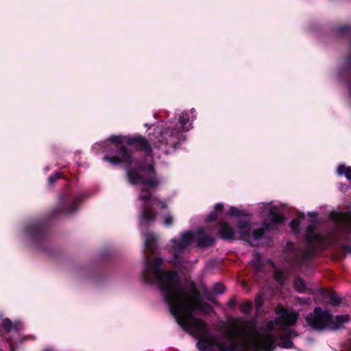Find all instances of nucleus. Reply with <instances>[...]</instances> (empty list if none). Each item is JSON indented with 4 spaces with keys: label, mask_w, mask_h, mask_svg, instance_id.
<instances>
[{
    "label": "nucleus",
    "mask_w": 351,
    "mask_h": 351,
    "mask_svg": "<svg viewBox=\"0 0 351 351\" xmlns=\"http://www.w3.org/2000/svg\"><path fill=\"white\" fill-rule=\"evenodd\" d=\"M304 220V216L303 214L300 215L299 219L292 220L289 223V226H290L291 229L294 232L296 233L299 230V227H300V224L303 223Z\"/></svg>",
    "instance_id": "14"
},
{
    "label": "nucleus",
    "mask_w": 351,
    "mask_h": 351,
    "mask_svg": "<svg viewBox=\"0 0 351 351\" xmlns=\"http://www.w3.org/2000/svg\"><path fill=\"white\" fill-rule=\"evenodd\" d=\"M345 351H351V341L345 346Z\"/></svg>",
    "instance_id": "25"
},
{
    "label": "nucleus",
    "mask_w": 351,
    "mask_h": 351,
    "mask_svg": "<svg viewBox=\"0 0 351 351\" xmlns=\"http://www.w3.org/2000/svg\"><path fill=\"white\" fill-rule=\"evenodd\" d=\"M295 289L296 291L299 292H304L306 289V286L304 282L298 278L295 280L294 282Z\"/></svg>",
    "instance_id": "17"
},
{
    "label": "nucleus",
    "mask_w": 351,
    "mask_h": 351,
    "mask_svg": "<svg viewBox=\"0 0 351 351\" xmlns=\"http://www.w3.org/2000/svg\"><path fill=\"white\" fill-rule=\"evenodd\" d=\"M330 218L335 228L326 235L315 232L316 220H311L306 228V238L309 243H315L320 247L338 243L341 235H348L351 229V213L332 212Z\"/></svg>",
    "instance_id": "4"
},
{
    "label": "nucleus",
    "mask_w": 351,
    "mask_h": 351,
    "mask_svg": "<svg viewBox=\"0 0 351 351\" xmlns=\"http://www.w3.org/2000/svg\"><path fill=\"white\" fill-rule=\"evenodd\" d=\"M193 242H195L199 247H205L214 243V238L205 228H200L196 232H182L178 237L171 239L166 248L172 254L171 262L175 266L181 265L182 256Z\"/></svg>",
    "instance_id": "5"
},
{
    "label": "nucleus",
    "mask_w": 351,
    "mask_h": 351,
    "mask_svg": "<svg viewBox=\"0 0 351 351\" xmlns=\"http://www.w3.org/2000/svg\"><path fill=\"white\" fill-rule=\"evenodd\" d=\"M223 208V205L220 204H217L215 206V210L207 217L206 221L207 222H210L213 221L217 217V213L218 211H221Z\"/></svg>",
    "instance_id": "15"
},
{
    "label": "nucleus",
    "mask_w": 351,
    "mask_h": 351,
    "mask_svg": "<svg viewBox=\"0 0 351 351\" xmlns=\"http://www.w3.org/2000/svg\"><path fill=\"white\" fill-rule=\"evenodd\" d=\"M348 315H339L333 317L328 310H322L316 307L314 312L310 313L306 318L308 324L314 329L324 328L336 329L348 321Z\"/></svg>",
    "instance_id": "6"
},
{
    "label": "nucleus",
    "mask_w": 351,
    "mask_h": 351,
    "mask_svg": "<svg viewBox=\"0 0 351 351\" xmlns=\"http://www.w3.org/2000/svg\"><path fill=\"white\" fill-rule=\"evenodd\" d=\"M263 303V300L261 295H258L255 298V306L258 310H260Z\"/></svg>",
    "instance_id": "22"
},
{
    "label": "nucleus",
    "mask_w": 351,
    "mask_h": 351,
    "mask_svg": "<svg viewBox=\"0 0 351 351\" xmlns=\"http://www.w3.org/2000/svg\"><path fill=\"white\" fill-rule=\"evenodd\" d=\"M173 221V217L169 213H166L162 215V222L166 226H170Z\"/></svg>",
    "instance_id": "18"
},
{
    "label": "nucleus",
    "mask_w": 351,
    "mask_h": 351,
    "mask_svg": "<svg viewBox=\"0 0 351 351\" xmlns=\"http://www.w3.org/2000/svg\"><path fill=\"white\" fill-rule=\"evenodd\" d=\"M2 327L8 332L19 331L23 328V324L19 321L11 322L9 319H4L1 322Z\"/></svg>",
    "instance_id": "9"
},
{
    "label": "nucleus",
    "mask_w": 351,
    "mask_h": 351,
    "mask_svg": "<svg viewBox=\"0 0 351 351\" xmlns=\"http://www.w3.org/2000/svg\"><path fill=\"white\" fill-rule=\"evenodd\" d=\"M303 302L304 303H309L310 302V299H307V300H304Z\"/></svg>",
    "instance_id": "26"
},
{
    "label": "nucleus",
    "mask_w": 351,
    "mask_h": 351,
    "mask_svg": "<svg viewBox=\"0 0 351 351\" xmlns=\"http://www.w3.org/2000/svg\"><path fill=\"white\" fill-rule=\"evenodd\" d=\"M61 177V173L58 172L54 176H50L48 178V182L49 184H52L54 182Z\"/></svg>",
    "instance_id": "23"
},
{
    "label": "nucleus",
    "mask_w": 351,
    "mask_h": 351,
    "mask_svg": "<svg viewBox=\"0 0 351 351\" xmlns=\"http://www.w3.org/2000/svg\"><path fill=\"white\" fill-rule=\"evenodd\" d=\"M43 351H55V350H53V349H51V348H48V349L44 350Z\"/></svg>",
    "instance_id": "28"
},
{
    "label": "nucleus",
    "mask_w": 351,
    "mask_h": 351,
    "mask_svg": "<svg viewBox=\"0 0 351 351\" xmlns=\"http://www.w3.org/2000/svg\"><path fill=\"white\" fill-rule=\"evenodd\" d=\"M156 210H141L140 230L144 237L145 248L152 254L157 247V237L143 230L153 222ZM162 258L147 255L142 271L144 282L156 285L169 306L176 322L189 334L197 337V347L204 351H273L275 341L285 348L292 346L291 339L298 333L291 327L297 321L298 313L278 306L277 317L258 328L254 319H239L237 325L214 335L207 325L194 317L197 312L208 313L210 306L202 301L200 293L193 284L182 285L178 273L165 271Z\"/></svg>",
    "instance_id": "1"
},
{
    "label": "nucleus",
    "mask_w": 351,
    "mask_h": 351,
    "mask_svg": "<svg viewBox=\"0 0 351 351\" xmlns=\"http://www.w3.org/2000/svg\"><path fill=\"white\" fill-rule=\"evenodd\" d=\"M339 176H344L348 180H351V167L342 164L338 166L337 170Z\"/></svg>",
    "instance_id": "11"
},
{
    "label": "nucleus",
    "mask_w": 351,
    "mask_h": 351,
    "mask_svg": "<svg viewBox=\"0 0 351 351\" xmlns=\"http://www.w3.org/2000/svg\"><path fill=\"white\" fill-rule=\"evenodd\" d=\"M213 291L216 294L223 293L225 291V287L221 283H217L213 286Z\"/></svg>",
    "instance_id": "19"
},
{
    "label": "nucleus",
    "mask_w": 351,
    "mask_h": 351,
    "mask_svg": "<svg viewBox=\"0 0 351 351\" xmlns=\"http://www.w3.org/2000/svg\"><path fill=\"white\" fill-rule=\"evenodd\" d=\"M229 215L234 217H241L243 215V213L235 207H231L230 208Z\"/></svg>",
    "instance_id": "20"
},
{
    "label": "nucleus",
    "mask_w": 351,
    "mask_h": 351,
    "mask_svg": "<svg viewBox=\"0 0 351 351\" xmlns=\"http://www.w3.org/2000/svg\"><path fill=\"white\" fill-rule=\"evenodd\" d=\"M275 278H276V281H278L279 283H282L284 281L283 274L276 271Z\"/></svg>",
    "instance_id": "24"
},
{
    "label": "nucleus",
    "mask_w": 351,
    "mask_h": 351,
    "mask_svg": "<svg viewBox=\"0 0 351 351\" xmlns=\"http://www.w3.org/2000/svg\"><path fill=\"white\" fill-rule=\"evenodd\" d=\"M291 261L295 264H300L310 256L307 251L297 250L293 244L291 245Z\"/></svg>",
    "instance_id": "7"
},
{
    "label": "nucleus",
    "mask_w": 351,
    "mask_h": 351,
    "mask_svg": "<svg viewBox=\"0 0 351 351\" xmlns=\"http://www.w3.org/2000/svg\"><path fill=\"white\" fill-rule=\"evenodd\" d=\"M322 294L324 299L333 306H337L341 302L340 298L335 292L322 290Z\"/></svg>",
    "instance_id": "10"
},
{
    "label": "nucleus",
    "mask_w": 351,
    "mask_h": 351,
    "mask_svg": "<svg viewBox=\"0 0 351 351\" xmlns=\"http://www.w3.org/2000/svg\"><path fill=\"white\" fill-rule=\"evenodd\" d=\"M252 304L249 302H243L242 304H241L240 305V311L243 314H249L251 311H252Z\"/></svg>",
    "instance_id": "16"
},
{
    "label": "nucleus",
    "mask_w": 351,
    "mask_h": 351,
    "mask_svg": "<svg viewBox=\"0 0 351 351\" xmlns=\"http://www.w3.org/2000/svg\"><path fill=\"white\" fill-rule=\"evenodd\" d=\"M270 218V223H265L262 228L255 229L252 232V226L249 219H240L237 230L235 231L226 222L220 223L219 234L225 239H250L256 241L261 239L266 232L274 230L276 225L284 222L285 218L282 216L281 208L278 206H271L268 210Z\"/></svg>",
    "instance_id": "3"
},
{
    "label": "nucleus",
    "mask_w": 351,
    "mask_h": 351,
    "mask_svg": "<svg viewBox=\"0 0 351 351\" xmlns=\"http://www.w3.org/2000/svg\"><path fill=\"white\" fill-rule=\"evenodd\" d=\"M26 232L27 234L36 237L41 232V226L37 223L32 224L27 228Z\"/></svg>",
    "instance_id": "13"
},
{
    "label": "nucleus",
    "mask_w": 351,
    "mask_h": 351,
    "mask_svg": "<svg viewBox=\"0 0 351 351\" xmlns=\"http://www.w3.org/2000/svg\"><path fill=\"white\" fill-rule=\"evenodd\" d=\"M82 199L81 195L68 199L66 204L64 206L63 212L66 214L73 213L79 208V203Z\"/></svg>",
    "instance_id": "8"
},
{
    "label": "nucleus",
    "mask_w": 351,
    "mask_h": 351,
    "mask_svg": "<svg viewBox=\"0 0 351 351\" xmlns=\"http://www.w3.org/2000/svg\"><path fill=\"white\" fill-rule=\"evenodd\" d=\"M250 265L256 272L261 271V257L259 254H254V259L250 261Z\"/></svg>",
    "instance_id": "12"
},
{
    "label": "nucleus",
    "mask_w": 351,
    "mask_h": 351,
    "mask_svg": "<svg viewBox=\"0 0 351 351\" xmlns=\"http://www.w3.org/2000/svg\"><path fill=\"white\" fill-rule=\"evenodd\" d=\"M234 303H235V301H234V300H232V301H230V306L233 305Z\"/></svg>",
    "instance_id": "27"
},
{
    "label": "nucleus",
    "mask_w": 351,
    "mask_h": 351,
    "mask_svg": "<svg viewBox=\"0 0 351 351\" xmlns=\"http://www.w3.org/2000/svg\"><path fill=\"white\" fill-rule=\"evenodd\" d=\"M338 31L341 34H351V27L348 25H343L339 27Z\"/></svg>",
    "instance_id": "21"
},
{
    "label": "nucleus",
    "mask_w": 351,
    "mask_h": 351,
    "mask_svg": "<svg viewBox=\"0 0 351 351\" xmlns=\"http://www.w3.org/2000/svg\"><path fill=\"white\" fill-rule=\"evenodd\" d=\"M195 119V110L182 112L176 119L161 122L154 128V138H151V144L154 148L162 149L168 154L173 151L177 145L185 140L184 133L192 128V121Z\"/></svg>",
    "instance_id": "2"
}]
</instances>
